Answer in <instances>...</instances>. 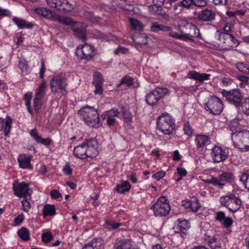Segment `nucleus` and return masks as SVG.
I'll return each instance as SVG.
<instances>
[{"label":"nucleus","instance_id":"obj_1","mask_svg":"<svg viewBox=\"0 0 249 249\" xmlns=\"http://www.w3.org/2000/svg\"><path fill=\"white\" fill-rule=\"evenodd\" d=\"M179 29L181 34L174 31V33L171 34V36L184 41H193L194 38L199 37L200 35L199 30L196 26L190 23L180 25Z\"/></svg>","mask_w":249,"mask_h":249},{"label":"nucleus","instance_id":"obj_2","mask_svg":"<svg viewBox=\"0 0 249 249\" xmlns=\"http://www.w3.org/2000/svg\"><path fill=\"white\" fill-rule=\"evenodd\" d=\"M86 124L91 127H99L101 125L97 111L93 107L86 106L78 111Z\"/></svg>","mask_w":249,"mask_h":249},{"label":"nucleus","instance_id":"obj_3","mask_svg":"<svg viewBox=\"0 0 249 249\" xmlns=\"http://www.w3.org/2000/svg\"><path fill=\"white\" fill-rule=\"evenodd\" d=\"M157 128L164 134L170 135L175 129V120L168 114H163L157 119Z\"/></svg>","mask_w":249,"mask_h":249},{"label":"nucleus","instance_id":"obj_4","mask_svg":"<svg viewBox=\"0 0 249 249\" xmlns=\"http://www.w3.org/2000/svg\"><path fill=\"white\" fill-rule=\"evenodd\" d=\"M231 139L236 147L244 151L249 150V131L243 130L232 133Z\"/></svg>","mask_w":249,"mask_h":249},{"label":"nucleus","instance_id":"obj_5","mask_svg":"<svg viewBox=\"0 0 249 249\" xmlns=\"http://www.w3.org/2000/svg\"><path fill=\"white\" fill-rule=\"evenodd\" d=\"M151 209L156 216H165L169 213L170 207L165 196L160 197L156 203L151 206Z\"/></svg>","mask_w":249,"mask_h":249},{"label":"nucleus","instance_id":"obj_6","mask_svg":"<svg viewBox=\"0 0 249 249\" xmlns=\"http://www.w3.org/2000/svg\"><path fill=\"white\" fill-rule=\"evenodd\" d=\"M220 201L222 205L226 207L233 213L238 211L241 204V200L233 194L222 196L220 199Z\"/></svg>","mask_w":249,"mask_h":249},{"label":"nucleus","instance_id":"obj_7","mask_svg":"<svg viewBox=\"0 0 249 249\" xmlns=\"http://www.w3.org/2000/svg\"><path fill=\"white\" fill-rule=\"evenodd\" d=\"M169 93V90L167 88L158 87L147 94L146 96V102L150 106H154L160 99Z\"/></svg>","mask_w":249,"mask_h":249},{"label":"nucleus","instance_id":"obj_8","mask_svg":"<svg viewBox=\"0 0 249 249\" xmlns=\"http://www.w3.org/2000/svg\"><path fill=\"white\" fill-rule=\"evenodd\" d=\"M222 94L231 104L238 107L241 106L243 100V95L239 89H234L230 91L223 90Z\"/></svg>","mask_w":249,"mask_h":249},{"label":"nucleus","instance_id":"obj_9","mask_svg":"<svg viewBox=\"0 0 249 249\" xmlns=\"http://www.w3.org/2000/svg\"><path fill=\"white\" fill-rule=\"evenodd\" d=\"M204 108L206 110L214 115L220 114L223 109L222 101L215 96L212 97L205 105Z\"/></svg>","mask_w":249,"mask_h":249},{"label":"nucleus","instance_id":"obj_10","mask_svg":"<svg viewBox=\"0 0 249 249\" xmlns=\"http://www.w3.org/2000/svg\"><path fill=\"white\" fill-rule=\"evenodd\" d=\"M50 84L51 89L53 92L56 93L58 90H65L67 84L65 75L61 73L53 76Z\"/></svg>","mask_w":249,"mask_h":249},{"label":"nucleus","instance_id":"obj_11","mask_svg":"<svg viewBox=\"0 0 249 249\" xmlns=\"http://www.w3.org/2000/svg\"><path fill=\"white\" fill-rule=\"evenodd\" d=\"M13 188L14 194L17 196L20 197L30 198L32 191L28 187V184L23 182L17 184L14 183Z\"/></svg>","mask_w":249,"mask_h":249},{"label":"nucleus","instance_id":"obj_12","mask_svg":"<svg viewBox=\"0 0 249 249\" xmlns=\"http://www.w3.org/2000/svg\"><path fill=\"white\" fill-rule=\"evenodd\" d=\"M75 54L81 58L90 60L94 55V49L93 46L85 43L81 48H77Z\"/></svg>","mask_w":249,"mask_h":249},{"label":"nucleus","instance_id":"obj_13","mask_svg":"<svg viewBox=\"0 0 249 249\" xmlns=\"http://www.w3.org/2000/svg\"><path fill=\"white\" fill-rule=\"evenodd\" d=\"M113 249H139L130 239L117 238L114 243Z\"/></svg>","mask_w":249,"mask_h":249},{"label":"nucleus","instance_id":"obj_14","mask_svg":"<svg viewBox=\"0 0 249 249\" xmlns=\"http://www.w3.org/2000/svg\"><path fill=\"white\" fill-rule=\"evenodd\" d=\"M233 39V35L229 33H220L219 40L222 45L221 49L228 51L230 48L234 47L236 44L231 42Z\"/></svg>","mask_w":249,"mask_h":249},{"label":"nucleus","instance_id":"obj_15","mask_svg":"<svg viewBox=\"0 0 249 249\" xmlns=\"http://www.w3.org/2000/svg\"><path fill=\"white\" fill-rule=\"evenodd\" d=\"M97 145V141L94 139L86 140L83 142L88 157H94L98 154Z\"/></svg>","mask_w":249,"mask_h":249},{"label":"nucleus","instance_id":"obj_16","mask_svg":"<svg viewBox=\"0 0 249 249\" xmlns=\"http://www.w3.org/2000/svg\"><path fill=\"white\" fill-rule=\"evenodd\" d=\"M211 154L214 162H220L226 160L228 156V151L220 147L214 146L212 149Z\"/></svg>","mask_w":249,"mask_h":249},{"label":"nucleus","instance_id":"obj_17","mask_svg":"<svg viewBox=\"0 0 249 249\" xmlns=\"http://www.w3.org/2000/svg\"><path fill=\"white\" fill-rule=\"evenodd\" d=\"M206 4V0H182L178 3L179 6L187 9H192L194 6L203 7Z\"/></svg>","mask_w":249,"mask_h":249},{"label":"nucleus","instance_id":"obj_18","mask_svg":"<svg viewBox=\"0 0 249 249\" xmlns=\"http://www.w3.org/2000/svg\"><path fill=\"white\" fill-rule=\"evenodd\" d=\"M119 114V112L117 109H112L104 112L101 116L107 125L110 126L116 122L115 117H118Z\"/></svg>","mask_w":249,"mask_h":249},{"label":"nucleus","instance_id":"obj_19","mask_svg":"<svg viewBox=\"0 0 249 249\" xmlns=\"http://www.w3.org/2000/svg\"><path fill=\"white\" fill-rule=\"evenodd\" d=\"M150 30L153 32H158L162 31L166 33L169 36H171V34L174 33L172 28L170 26H166L163 24H160L158 22H153L150 26Z\"/></svg>","mask_w":249,"mask_h":249},{"label":"nucleus","instance_id":"obj_20","mask_svg":"<svg viewBox=\"0 0 249 249\" xmlns=\"http://www.w3.org/2000/svg\"><path fill=\"white\" fill-rule=\"evenodd\" d=\"M215 14L213 11L206 9L197 14V18L202 21H209L214 19Z\"/></svg>","mask_w":249,"mask_h":249},{"label":"nucleus","instance_id":"obj_21","mask_svg":"<svg viewBox=\"0 0 249 249\" xmlns=\"http://www.w3.org/2000/svg\"><path fill=\"white\" fill-rule=\"evenodd\" d=\"M183 205L185 208L190 209L193 212H197L201 207L198 199L195 197L193 198L191 200L183 201Z\"/></svg>","mask_w":249,"mask_h":249},{"label":"nucleus","instance_id":"obj_22","mask_svg":"<svg viewBox=\"0 0 249 249\" xmlns=\"http://www.w3.org/2000/svg\"><path fill=\"white\" fill-rule=\"evenodd\" d=\"M31 158V156L29 155H19L18 158V160L20 167L31 169L32 168L30 163Z\"/></svg>","mask_w":249,"mask_h":249},{"label":"nucleus","instance_id":"obj_23","mask_svg":"<svg viewBox=\"0 0 249 249\" xmlns=\"http://www.w3.org/2000/svg\"><path fill=\"white\" fill-rule=\"evenodd\" d=\"M211 75L207 73H200L196 71H191L188 73V77L202 82L205 80H209Z\"/></svg>","mask_w":249,"mask_h":249},{"label":"nucleus","instance_id":"obj_24","mask_svg":"<svg viewBox=\"0 0 249 249\" xmlns=\"http://www.w3.org/2000/svg\"><path fill=\"white\" fill-rule=\"evenodd\" d=\"M35 11L40 16L51 20H54L56 15L51 10L44 7H39L35 9Z\"/></svg>","mask_w":249,"mask_h":249},{"label":"nucleus","instance_id":"obj_25","mask_svg":"<svg viewBox=\"0 0 249 249\" xmlns=\"http://www.w3.org/2000/svg\"><path fill=\"white\" fill-rule=\"evenodd\" d=\"M195 143L197 149L201 148L210 143V139L206 135L198 134L196 136Z\"/></svg>","mask_w":249,"mask_h":249},{"label":"nucleus","instance_id":"obj_26","mask_svg":"<svg viewBox=\"0 0 249 249\" xmlns=\"http://www.w3.org/2000/svg\"><path fill=\"white\" fill-rule=\"evenodd\" d=\"M75 36L81 39L82 41H85L86 39V32L85 28L81 26V24L77 23V26L72 28Z\"/></svg>","mask_w":249,"mask_h":249},{"label":"nucleus","instance_id":"obj_27","mask_svg":"<svg viewBox=\"0 0 249 249\" xmlns=\"http://www.w3.org/2000/svg\"><path fill=\"white\" fill-rule=\"evenodd\" d=\"M73 154L75 157L81 159H85L88 157L85 146L83 145V143L74 148Z\"/></svg>","mask_w":249,"mask_h":249},{"label":"nucleus","instance_id":"obj_28","mask_svg":"<svg viewBox=\"0 0 249 249\" xmlns=\"http://www.w3.org/2000/svg\"><path fill=\"white\" fill-rule=\"evenodd\" d=\"M31 136L37 143H40L45 146L49 145L51 141L49 139H44L41 138L37 133L36 129H32L30 132Z\"/></svg>","mask_w":249,"mask_h":249},{"label":"nucleus","instance_id":"obj_29","mask_svg":"<svg viewBox=\"0 0 249 249\" xmlns=\"http://www.w3.org/2000/svg\"><path fill=\"white\" fill-rule=\"evenodd\" d=\"M12 20L19 29L31 28L33 26L32 23L17 17H14Z\"/></svg>","mask_w":249,"mask_h":249},{"label":"nucleus","instance_id":"obj_30","mask_svg":"<svg viewBox=\"0 0 249 249\" xmlns=\"http://www.w3.org/2000/svg\"><path fill=\"white\" fill-rule=\"evenodd\" d=\"M54 19L65 25L72 26L74 25L75 24L74 21L71 18L67 17L61 16L58 15H56Z\"/></svg>","mask_w":249,"mask_h":249},{"label":"nucleus","instance_id":"obj_31","mask_svg":"<svg viewBox=\"0 0 249 249\" xmlns=\"http://www.w3.org/2000/svg\"><path fill=\"white\" fill-rule=\"evenodd\" d=\"M147 36L144 34H138L137 36H131V38L133 40L136 44L145 45L147 44Z\"/></svg>","mask_w":249,"mask_h":249},{"label":"nucleus","instance_id":"obj_32","mask_svg":"<svg viewBox=\"0 0 249 249\" xmlns=\"http://www.w3.org/2000/svg\"><path fill=\"white\" fill-rule=\"evenodd\" d=\"M74 7L67 0H62L59 11L62 12H70L73 10Z\"/></svg>","mask_w":249,"mask_h":249},{"label":"nucleus","instance_id":"obj_33","mask_svg":"<svg viewBox=\"0 0 249 249\" xmlns=\"http://www.w3.org/2000/svg\"><path fill=\"white\" fill-rule=\"evenodd\" d=\"M130 189V185L128 181H124L120 184L116 186V191L120 194H123L125 192L128 191Z\"/></svg>","mask_w":249,"mask_h":249},{"label":"nucleus","instance_id":"obj_34","mask_svg":"<svg viewBox=\"0 0 249 249\" xmlns=\"http://www.w3.org/2000/svg\"><path fill=\"white\" fill-rule=\"evenodd\" d=\"M43 215L44 216L47 215H54L55 214V209L54 205H45L43 208Z\"/></svg>","mask_w":249,"mask_h":249},{"label":"nucleus","instance_id":"obj_35","mask_svg":"<svg viewBox=\"0 0 249 249\" xmlns=\"http://www.w3.org/2000/svg\"><path fill=\"white\" fill-rule=\"evenodd\" d=\"M18 235L24 241H28L30 239V233L29 231L25 228H22L20 229L18 232Z\"/></svg>","mask_w":249,"mask_h":249},{"label":"nucleus","instance_id":"obj_36","mask_svg":"<svg viewBox=\"0 0 249 249\" xmlns=\"http://www.w3.org/2000/svg\"><path fill=\"white\" fill-rule=\"evenodd\" d=\"M209 246L212 249H220L221 248V243L219 240L215 238H212L208 241Z\"/></svg>","mask_w":249,"mask_h":249},{"label":"nucleus","instance_id":"obj_37","mask_svg":"<svg viewBox=\"0 0 249 249\" xmlns=\"http://www.w3.org/2000/svg\"><path fill=\"white\" fill-rule=\"evenodd\" d=\"M222 182H231L234 180L233 175L231 173L225 172L219 176Z\"/></svg>","mask_w":249,"mask_h":249},{"label":"nucleus","instance_id":"obj_38","mask_svg":"<svg viewBox=\"0 0 249 249\" xmlns=\"http://www.w3.org/2000/svg\"><path fill=\"white\" fill-rule=\"evenodd\" d=\"M122 111L124 123L127 125H130L132 122V116L130 112L126 109H123Z\"/></svg>","mask_w":249,"mask_h":249},{"label":"nucleus","instance_id":"obj_39","mask_svg":"<svg viewBox=\"0 0 249 249\" xmlns=\"http://www.w3.org/2000/svg\"><path fill=\"white\" fill-rule=\"evenodd\" d=\"M130 23L132 28L134 30L141 31L142 30V24L138 20L134 18H130Z\"/></svg>","mask_w":249,"mask_h":249},{"label":"nucleus","instance_id":"obj_40","mask_svg":"<svg viewBox=\"0 0 249 249\" xmlns=\"http://www.w3.org/2000/svg\"><path fill=\"white\" fill-rule=\"evenodd\" d=\"M46 89V84L43 82L38 87L36 93V97L37 99H42L44 96V91Z\"/></svg>","mask_w":249,"mask_h":249},{"label":"nucleus","instance_id":"obj_41","mask_svg":"<svg viewBox=\"0 0 249 249\" xmlns=\"http://www.w3.org/2000/svg\"><path fill=\"white\" fill-rule=\"evenodd\" d=\"M46 1L49 6L59 11L62 0H46Z\"/></svg>","mask_w":249,"mask_h":249},{"label":"nucleus","instance_id":"obj_42","mask_svg":"<svg viewBox=\"0 0 249 249\" xmlns=\"http://www.w3.org/2000/svg\"><path fill=\"white\" fill-rule=\"evenodd\" d=\"M104 241L102 238H96L90 242L94 249H100L103 245Z\"/></svg>","mask_w":249,"mask_h":249},{"label":"nucleus","instance_id":"obj_43","mask_svg":"<svg viewBox=\"0 0 249 249\" xmlns=\"http://www.w3.org/2000/svg\"><path fill=\"white\" fill-rule=\"evenodd\" d=\"M133 84V78L129 76H125L121 80L120 83L118 84V87H120L123 85H125L126 86L129 87Z\"/></svg>","mask_w":249,"mask_h":249},{"label":"nucleus","instance_id":"obj_44","mask_svg":"<svg viewBox=\"0 0 249 249\" xmlns=\"http://www.w3.org/2000/svg\"><path fill=\"white\" fill-rule=\"evenodd\" d=\"M242 111L247 115L249 116V98H246L241 104Z\"/></svg>","mask_w":249,"mask_h":249},{"label":"nucleus","instance_id":"obj_45","mask_svg":"<svg viewBox=\"0 0 249 249\" xmlns=\"http://www.w3.org/2000/svg\"><path fill=\"white\" fill-rule=\"evenodd\" d=\"M240 179L243 183L245 187L249 190V174L242 173L240 176Z\"/></svg>","mask_w":249,"mask_h":249},{"label":"nucleus","instance_id":"obj_46","mask_svg":"<svg viewBox=\"0 0 249 249\" xmlns=\"http://www.w3.org/2000/svg\"><path fill=\"white\" fill-rule=\"evenodd\" d=\"M41 238L44 243H48L53 239V236L51 232L47 231L42 234Z\"/></svg>","mask_w":249,"mask_h":249},{"label":"nucleus","instance_id":"obj_47","mask_svg":"<svg viewBox=\"0 0 249 249\" xmlns=\"http://www.w3.org/2000/svg\"><path fill=\"white\" fill-rule=\"evenodd\" d=\"M12 122V121L11 118L10 117L7 116V119L6 121L4 129V134L5 136H7L10 131Z\"/></svg>","mask_w":249,"mask_h":249},{"label":"nucleus","instance_id":"obj_48","mask_svg":"<svg viewBox=\"0 0 249 249\" xmlns=\"http://www.w3.org/2000/svg\"><path fill=\"white\" fill-rule=\"evenodd\" d=\"M94 79L93 83L94 85H98L103 84L102 75L99 72H95L93 75Z\"/></svg>","mask_w":249,"mask_h":249},{"label":"nucleus","instance_id":"obj_49","mask_svg":"<svg viewBox=\"0 0 249 249\" xmlns=\"http://www.w3.org/2000/svg\"><path fill=\"white\" fill-rule=\"evenodd\" d=\"M249 65L242 62H239L236 64L237 69L241 72L246 74Z\"/></svg>","mask_w":249,"mask_h":249},{"label":"nucleus","instance_id":"obj_50","mask_svg":"<svg viewBox=\"0 0 249 249\" xmlns=\"http://www.w3.org/2000/svg\"><path fill=\"white\" fill-rule=\"evenodd\" d=\"M184 133L186 135H187L188 136H191L193 132V129L189 125L188 122H186L184 124V128H183Z\"/></svg>","mask_w":249,"mask_h":249},{"label":"nucleus","instance_id":"obj_51","mask_svg":"<svg viewBox=\"0 0 249 249\" xmlns=\"http://www.w3.org/2000/svg\"><path fill=\"white\" fill-rule=\"evenodd\" d=\"M23 210L24 212H28L31 209V205L28 200V197H25L22 201Z\"/></svg>","mask_w":249,"mask_h":249},{"label":"nucleus","instance_id":"obj_52","mask_svg":"<svg viewBox=\"0 0 249 249\" xmlns=\"http://www.w3.org/2000/svg\"><path fill=\"white\" fill-rule=\"evenodd\" d=\"M178 225L181 230H187L190 227L189 222L186 220L180 221Z\"/></svg>","mask_w":249,"mask_h":249},{"label":"nucleus","instance_id":"obj_53","mask_svg":"<svg viewBox=\"0 0 249 249\" xmlns=\"http://www.w3.org/2000/svg\"><path fill=\"white\" fill-rule=\"evenodd\" d=\"M212 184H213L214 185H217L218 186L219 188L222 189L223 188V186H224L225 184L222 183V181H221L220 179V177H219V178H212Z\"/></svg>","mask_w":249,"mask_h":249},{"label":"nucleus","instance_id":"obj_54","mask_svg":"<svg viewBox=\"0 0 249 249\" xmlns=\"http://www.w3.org/2000/svg\"><path fill=\"white\" fill-rule=\"evenodd\" d=\"M50 196L53 199H56L58 198H62L61 194L57 190H53L50 192Z\"/></svg>","mask_w":249,"mask_h":249},{"label":"nucleus","instance_id":"obj_55","mask_svg":"<svg viewBox=\"0 0 249 249\" xmlns=\"http://www.w3.org/2000/svg\"><path fill=\"white\" fill-rule=\"evenodd\" d=\"M227 217L223 212H218L216 213L215 219L217 221L221 222V223L224 220L225 218Z\"/></svg>","mask_w":249,"mask_h":249},{"label":"nucleus","instance_id":"obj_56","mask_svg":"<svg viewBox=\"0 0 249 249\" xmlns=\"http://www.w3.org/2000/svg\"><path fill=\"white\" fill-rule=\"evenodd\" d=\"M222 223L224 226V227L229 228L232 225L233 223V220L232 218L230 217H226L225 218L224 220L222 222Z\"/></svg>","mask_w":249,"mask_h":249},{"label":"nucleus","instance_id":"obj_57","mask_svg":"<svg viewBox=\"0 0 249 249\" xmlns=\"http://www.w3.org/2000/svg\"><path fill=\"white\" fill-rule=\"evenodd\" d=\"M165 175V172L161 171L157 172L155 174L153 175L152 177L158 180H159L161 178H163Z\"/></svg>","mask_w":249,"mask_h":249},{"label":"nucleus","instance_id":"obj_58","mask_svg":"<svg viewBox=\"0 0 249 249\" xmlns=\"http://www.w3.org/2000/svg\"><path fill=\"white\" fill-rule=\"evenodd\" d=\"M237 78L239 80V81H242L244 82L246 86L249 85V77L242 75L238 76Z\"/></svg>","mask_w":249,"mask_h":249},{"label":"nucleus","instance_id":"obj_59","mask_svg":"<svg viewBox=\"0 0 249 249\" xmlns=\"http://www.w3.org/2000/svg\"><path fill=\"white\" fill-rule=\"evenodd\" d=\"M128 52V49L122 46H119L117 49L114 51V53L116 54L120 53H125Z\"/></svg>","mask_w":249,"mask_h":249},{"label":"nucleus","instance_id":"obj_60","mask_svg":"<svg viewBox=\"0 0 249 249\" xmlns=\"http://www.w3.org/2000/svg\"><path fill=\"white\" fill-rule=\"evenodd\" d=\"M41 100V99H37L36 97L35 98L34 105L35 110L36 111H38L41 106L40 102Z\"/></svg>","mask_w":249,"mask_h":249},{"label":"nucleus","instance_id":"obj_61","mask_svg":"<svg viewBox=\"0 0 249 249\" xmlns=\"http://www.w3.org/2000/svg\"><path fill=\"white\" fill-rule=\"evenodd\" d=\"M63 171L65 174L70 175L71 174L72 170L70 165L67 164L63 167Z\"/></svg>","mask_w":249,"mask_h":249},{"label":"nucleus","instance_id":"obj_62","mask_svg":"<svg viewBox=\"0 0 249 249\" xmlns=\"http://www.w3.org/2000/svg\"><path fill=\"white\" fill-rule=\"evenodd\" d=\"M32 97V94L31 92H27L25 94L24 98L26 101L25 104L27 103H29V104H31V100Z\"/></svg>","mask_w":249,"mask_h":249},{"label":"nucleus","instance_id":"obj_63","mask_svg":"<svg viewBox=\"0 0 249 249\" xmlns=\"http://www.w3.org/2000/svg\"><path fill=\"white\" fill-rule=\"evenodd\" d=\"M95 87V89L94 90L95 94H101L102 93V84L94 85Z\"/></svg>","mask_w":249,"mask_h":249},{"label":"nucleus","instance_id":"obj_64","mask_svg":"<svg viewBox=\"0 0 249 249\" xmlns=\"http://www.w3.org/2000/svg\"><path fill=\"white\" fill-rule=\"evenodd\" d=\"M178 173L181 176H185L187 174V171L184 168H178L177 169Z\"/></svg>","mask_w":249,"mask_h":249}]
</instances>
